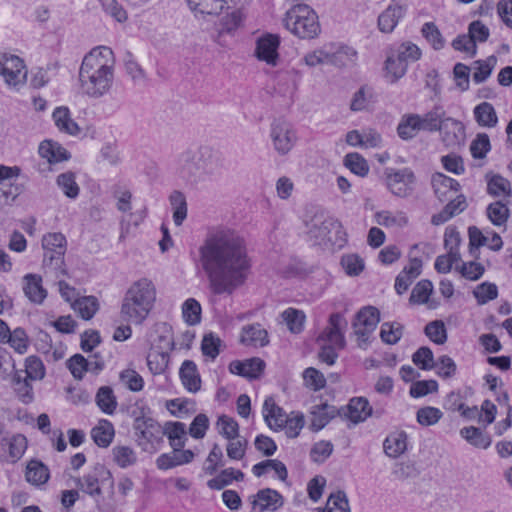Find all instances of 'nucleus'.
<instances>
[{"label": "nucleus", "mask_w": 512, "mask_h": 512, "mask_svg": "<svg viewBox=\"0 0 512 512\" xmlns=\"http://www.w3.org/2000/svg\"><path fill=\"white\" fill-rule=\"evenodd\" d=\"M487 216L495 226H501L507 222L509 209L501 201H496L488 205Z\"/></svg>", "instance_id": "5fc2aeb1"}, {"label": "nucleus", "mask_w": 512, "mask_h": 512, "mask_svg": "<svg viewBox=\"0 0 512 512\" xmlns=\"http://www.w3.org/2000/svg\"><path fill=\"white\" fill-rule=\"evenodd\" d=\"M52 116L55 125L60 131L70 135H76L79 132V127L77 123L71 119L70 112L67 107H57Z\"/></svg>", "instance_id": "c9c22d12"}, {"label": "nucleus", "mask_w": 512, "mask_h": 512, "mask_svg": "<svg viewBox=\"0 0 512 512\" xmlns=\"http://www.w3.org/2000/svg\"><path fill=\"white\" fill-rule=\"evenodd\" d=\"M115 430L113 424L108 420H100L98 425L91 430V437L99 447H108L114 437Z\"/></svg>", "instance_id": "72a5a7b5"}, {"label": "nucleus", "mask_w": 512, "mask_h": 512, "mask_svg": "<svg viewBox=\"0 0 512 512\" xmlns=\"http://www.w3.org/2000/svg\"><path fill=\"white\" fill-rule=\"evenodd\" d=\"M434 368H437V375L443 379L452 378L457 371L455 361L448 355L440 356L437 361H435Z\"/></svg>", "instance_id": "774afa93"}, {"label": "nucleus", "mask_w": 512, "mask_h": 512, "mask_svg": "<svg viewBox=\"0 0 512 512\" xmlns=\"http://www.w3.org/2000/svg\"><path fill=\"white\" fill-rule=\"evenodd\" d=\"M441 135L442 142L447 147L460 146L465 139V128L463 124L451 117H446L438 130Z\"/></svg>", "instance_id": "dca6fc26"}, {"label": "nucleus", "mask_w": 512, "mask_h": 512, "mask_svg": "<svg viewBox=\"0 0 512 512\" xmlns=\"http://www.w3.org/2000/svg\"><path fill=\"white\" fill-rule=\"evenodd\" d=\"M432 291V282L430 280L423 279L419 281L412 289L409 302L411 304H424L428 301Z\"/></svg>", "instance_id": "603ef678"}, {"label": "nucleus", "mask_w": 512, "mask_h": 512, "mask_svg": "<svg viewBox=\"0 0 512 512\" xmlns=\"http://www.w3.org/2000/svg\"><path fill=\"white\" fill-rule=\"evenodd\" d=\"M179 377L185 389L196 393L201 389V377L197 365L192 360H185L179 369Z\"/></svg>", "instance_id": "a878e982"}, {"label": "nucleus", "mask_w": 512, "mask_h": 512, "mask_svg": "<svg viewBox=\"0 0 512 512\" xmlns=\"http://www.w3.org/2000/svg\"><path fill=\"white\" fill-rule=\"evenodd\" d=\"M73 308L84 320H89L97 312L99 303L96 297L86 296L76 299L73 303Z\"/></svg>", "instance_id": "c03bdc74"}, {"label": "nucleus", "mask_w": 512, "mask_h": 512, "mask_svg": "<svg viewBox=\"0 0 512 512\" xmlns=\"http://www.w3.org/2000/svg\"><path fill=\"white\" fill-rule=\"evenodd\" d=\"M96 403L104 413L113 414L117 407L113 390L108 386L99 388L96 394Z\"/></svg>", "instance_id": "49530a36"}, {"label": "nucleus", "mask_w": 512, "mask_h": 512, "mask_svg": "<svg viewBox=\"0 0 512 512\" xmlns=\"http://www.w3.org/2000/svg\"><path fill=\"white\" fill-rule=\"evenodd\" d=\"M50 477L48 467L40 460L33 459L28 462L25 472L26 480L32 485L45 484Z\"/></svg>", "instance_id": "7c9ffc66"}, {"label": "nucleus", "mask_w": 512, "mask_h": 512, "mask_svg": "<svg viewBox=\"0 0 512 512\" xmlns=\"http://www.w3.org/2000/svg\"><path fill=\"white\" fill-rule=\"evenodd\" d=\"M311 415L310 429L317 432L323 429L337 415H341V410L333 405L321 403L312 407Z\"/></svg>", "instance_id": "5701e85b"}, {"label": "nucleus", "mask_w": 512, "mask_h": 512, "mask_svg": "<svg viewBox=\"0 0 512 512\" xmlns=\"http://www.w3.org/2000/svg\"><path fill=\"white\" fill-rule=\"evenodd\" d=\"M172 448V452L161 454L157 458L156 465L160 470H168L179 465L190 463L193 460L194 453L191 450H183V447Z\"/></svg>", "instance_id": "412c9836"}, {"label": "nucleus", "mask_w": 512, "mask_h": 512, "mask_svg": "<svg viewBox=\"0 0 512 512\" xmlns=\"http://www.w3.org/2000/svg\"><path fill=\"white\" fill-rule=\"evenodd\" d=\"M156 300V288L148 278L135 281L126 291L121 305V317L126 322L141 324Z\"/></svg>", "instance_id": "20e7f679"}, {"label": "nucleus", "mask_w": 512, "mask_h": 512, "mask_svg": "<svg viewBox=\"0 0 512 512\" xmlns=\"http://www.w3.org/2000/svg\"><path fill=\"white\" fill-rule=\"evenodd\" d=\"M56 183L68 198L75 199L78 197L80 188L76 182L75 173L67 171L58 175Z\"/></svg>", "instance_id": "37998d69"}, {"label": "nucleus", "mask_w": 512, "mask_h": 512, "mask_svg": "<svg viewBox=\"0 0 512 512\" xmlns=\"http://www.w3.org/2000/svg\"><path fill=\"white\" fill-rule=\"evenodd\" d=\"M38 152L40 156L47 160L49 164H56L70 159V153L59 143L51 140H45L39 145Z\"/></svg>", "instance_id": "bb28decb"}, {"label": "nucleus", "mask_w": 512, "mask_h": 512, "mask_svg": "<svg viewBox=\"0 0 512 512\" xmlns=\"http://www.w3.org/2000/svg\"><path fill=\"white\" fill-rule=\"evenodd\" d=\"M478 304L483 305L494 300L498 296V288L494 283L483 282L473 291Z\"/></svg>", "instance_id": "0e129e2a"}, {"label": "nucleus", "mask_w": 512, "mask_h": 512, "mask_svg": "<svg viewBox=\"0 0 512 512\" xmlns=\"http://www.w3.org/2000/svg\"><path fill=\"white\" fill-rule=\"evenodd\" d=\"M474 118L479 126L492 128L498 123V117L493 105L482 102L474 108Z\"/></svg>", "instance_id": "f704fd0d"}, {"label": "nucleus", "mask_w": 512, "mask_h": 512, "mask_svg": "<svg viewBox=\"0 0 512 512\" xmlns=\"http://www.w3.org/2000/svg\"><path fill=\"white\" fill-rule=\"evenodd\" d=\"M413 363L422 370H431L435 366L433 352L429 347L422 346L412 355Z\"/></svg>", "instance_id": "338daca9"}, {"label": "nucleus", "mask_w": 512, "mask_h": 512, "mask_svg": "<svg viewBox=\"0 0 512 512\" xmlns=\"http://www.w3.org/2000/svg\"><path fill=\"white\" fill-rule=\"evenodd\" d=\"M380 321V312L374 306H365L355 315L352 326L359 340L366 342Z\"/></svg>", "instance_id": "f8f14e48"}, {"label": "nucleus", "mask_w": 512, "mask_h": 512, "mask_svg": "<svg viewBox=\"0 0 512 512\" xmlns=\"http://www.w3.org/2000/svg\"><path fill=\"white\" fill-rule=\"evenodd\" d=\"M244 479V473L234 468H227L222 470L219 475L208 480L207 485L210 489L221 490L227 485L231 484L234 480L242 481Z\"/></svg>", "instance_id": "e433bc0d"}, {"label": "nucleus", "mask_w": 512, "mask_h": 512, "mask_svg": "<svg viewBox=\"0 0 512 512\" xmlns=\"http://www.w3.org/2000/svg\"><path fill=\"white\" fill-rule=\"evenodd\" d=\"M253 508H258V512L276 511L283 505L282 495L271 488H264L257 492L252 501Z\"/></svg>", "instance_id": "4be33fe9"}, {"label": "nucleus", "mask_w": 512, "mask_h": 512, "mask_svg": "<svg viewBox=\"0 0 512 512\" xmlns=\"http://www.w3.org/2000/svg\"><path fill=\"white\" fill-rule=\"evenodd\" d=\"M496 57L490 56L485 61L477 60L474 62L475 71L473 73V81L476 84L484 82L492 73L496 64Z\"/></svg>", "instance_id": "6e6d98bb"}, {"label": "nucleus", "mask_w": 512, "mask_h": 512, "mask_svg": "<svg viewBox=\"0 0 512 512\" xmlns=\"http://www.w3.org/2000/svg\"><path fill=\"white\" fill-rule=\"evenodd\" d=\"M23 291L25 296L33 303L41 304L47 296L42 286V278L36 274H27L23 278Z\"/></svg>", "instance_id": "cd10ccee"}, {"label": "nucleus", "mask_w": 512, "mask_h": 512, "mask_svg": "<svg viewBox=\"0 0 512 512\" xmlns=\"http://www.w3.org/2000/svg\"><path fill=\"white\" fill-rule=\"evenodd\" d=\"M283 23L287 30L301 39H313L320 33L318 16L306 4H297L290 8Z\"/></svg>", "instance_id": "39448f33"}, {"label": "nucleus", "mask_w": 512, "mask_h": 512, "mask_svg": "<svg viewBox=\"0 0 512 512\" xmlns=\"http://www.w3.org/2000/svg\"><path fill=\"white\" fill-rule=\"evenodd\" d=\"M263 416L268 427L274 431L282 430L288 418L285 411L276 405L272 398L264 401Z\"/></svg>", "instance_id": "393cba45"}, {"label": "nucleus", "mask_w": 512, "mask_h": 512, "mask_svg": "<svg viewBox=\"0 0 512 512\" xmlns=\"http://www.w3.org/2000/svg\"><path fill=\"white\" fill-rule=\"evenodd\" d=\"M0 75L9 86L23 84L27 76L23 60L16 55L0 56Z\"/></svg>", "instance_id": "ddd939ff"}, {"label": "nucleus", "mask_w": 512, "mask_h": 512, "mask_svg": "<svg viewBox=\"0 0 512 512\" xmlns=\"http://www.w3.org/2000/svg\"><path fill=\"white\" fill-rule=\"evenodd\" d=\"M348 322L341 313H332L329 316L328 326L321 332L317 342H330L344 349L346 345L344 333L347 330Z\"/></svg>", "instance_id": "4468645a"}, {"label": "nucleus", "mask_w": 512, "mask_h": 512, "mask_svg": "<svg viewBox=\"0 0 512 512\" xmlns=\"http://www.w3.org/2000/svg\"><path fill=\"white\" fill-rule=\"evenodd\" d=\"M329 64L345 67L354 64L357 58V52L352 47L341 45L334 49L333 45L328 48Z\"/></svg>", "instance_id": "c85d7f7f"}, {"label": "nucleus", "mask_w": 512, "mask_h": 512, "mask_svg": "<svg viewBox=\"0 0 512 512\" xmlns=\"http://www.w3.org/2000/svg\"><path fill=\"white\" fill-rule=\"evenodd\" d=\"M113 64V51L106 46L93 48L84 56L79 69L84 94L100 98L110 90L114 80Z\"/></svg>", "instance_id": "f03ea898"}, {"label": "nucleus", "mask_w": 512, "mask_h": 512, "mask_svg": "<svg viewBox=\"0 0 512 512\" xmlns=\"http://www.w3.org/2000/svg\"><path fill=\"white\" fill-rule=\"evenodd\" d=\"M406 64L398 61L394 54H389L385 61L386 76L390 78L391 83H395L402 78L407 71Z\"/></svg>", "instance_id": "864d4df0"}, {"label": "nucleus", "mask_w": 512, "mask_h": 512, "mask_svg": "<svg viewBox=\"0 0 512 512\" xmlns=\"http://www.w3.org/2000/svg\"><path fill=\"white\" fill-rule=\"evenodd\" d=\"M431 184L436 197L441 201H448L460 190L459 182L443 173H435L432 176Z\"/></svg>", "instance_id": "a211bd4d"}, {"label": "nucleus", "mask_w": 512, "mask_h": 512, "mask_svg": "<svg viewBox=\"0 0 512 512\" xmlns=\"http://www.w3.org/2000/svg\"><path fill=\"white\" fill-rule=\"evenodd\" d=\"M421 130L420 115L418 114L403 115L397 126L398 136L405 141L413 139Z\"/></svg>", "instance_id": "c756f323"}, {"label": "nucleus", "mask_w": 512, "mask_h": 512, "mask_svg": "<svg viewBox=\"0 0 512 512\" xmlns=\"http://www.w3.org/2000/svg\"><path fill=\"white\" fill-rule=\"evenodd\" d=\"M282 317L292 333H300L303 330L305 315L302 311L288 308L282 313Z\"/></svg>", "instance_id": "4d7b16f0"}, {"label": "nucleus", "mask_w": 512, "mask_h": 512, "mask_svg": "<svg viewBox=\"0 0 512 512\" xmlns=\"http://www.w3.org/2000/svg\"><path fill=\"white\" fill-rule=\"evenodd\" d=\"M240 342L246 346L265 347L269 344L268 332L259 323L245 325L241 329Z\"/></svg>", "instance_id": "b1692460"}, {"label": "nucleus", "mask_w": 512, "mask_h": 512, "mask_svg": "<svg viewBox=\"0 0 512 512\" xmlns=\"http://www.w3.org/2000/svg\"><path fill=\"white\" fill-rule=\"evenodd\" d=\"M340 410L354 424L364 422L373 415V408L365 397L352 398L349 404Z\"/></svg>", "instance_id": "6ab92c4d"}, {"label": "nucleus", "mask_w": 512, "mask_h": 512, "mask_svg": "<svg viewBox=\"0 0 512 512\" xmlns=\"http://www.w3.org/2000/svg\"><path fill=\"white\" fill-rule=\"evenodd\" d=\"M341 265L349 276H358L365 267L364 260L357 254L343 255Z\"/></svg>", "instance_id": "69168bd1"}, {"label": "nucleus", "mask_w": 512, "mask_h": 512, "mask_svg": "<svg viewBox=\"0 0 512 512\" xmlns=\"http://www.w3.org/2000/svg\"><path fill=\"white\" fill-rule=\"evenodd\" d=\"M344 165L354 174L364 177L369 172V165L366 159L359 153H348L344 157Z\"/></svg>", "instance_id": "09e8293b"}, {"label": "nucleus", "mask_w": 512, "mask_h": 512, "mask_svg": "<svg viewBox=\"0 0 512 512\" xmlns=\"http://www.w3.org/2000/svg\"><path fill=\"white\" fill-rule=\"evenodd\" d=\"M384 452L390 458H397L407 449V434L404 431L389 435L383 443Z\"/></svg>", "instance_id": "2f4dec72"}, {"label": "nucleus", "mask_w": 512, "mask_h": 512, "mask_svg": "<svg viewBox=\"0 0 512 512\" xmlns=\"http://www.w3.org/2000/svg\"><path fill=\"white\" fill-rule=\"evenodd\" d=\"M66 243V238L62 233H48L42 238V247L44 250L43 265L53 270L57 276L67 274L64 267Z\"/></svg>", "instance_id": "0eeeda50"}, {"label": "nucleus", "mask_w": 512, "mask_h": 512, "mask_svg": "<svg viewBox=\"0 0 512 512\" xmlns=\"http://www.w3.org/2000/svg\"><path fill=\"white\" fill-rule=\"evenodd\" d=\"M487 191L492 196L511 195L510 182L499 174L493 175L487 183Z\"/></svg>", "instance_id": "052dcab7"}, {"label": "nucleus", "mask_w": 512, "mask_h": 512, "mask_svg": "<svg viewBox=\"0 0 512 512\" xmlns=\"http://www.w3.org/2000/svg\"><path fill=\"white\" fill-rule=\"evenodd\" d=\"M222 168L221 155L210 147H201L196 152L187 150L180 155L177 173L187 183L196 185L219 175Z\"/></svg>", "instance_id": "7ed1b4c3"}, {"label": "nucleus", "mask_w": 512, "mask_h": 512, "mask_svg": "<svg viewBox=\"0 0 512 512\" xmlns=\"http://www.w3.org/2000/svg\"><path fill=\"white\" fill-rule=\"evenodd\" d=\"M390 54H394L398 61L406 64L417 61L421 56V50L413 43H402L396 50H392Z\"/></svg>", "instance_id": "a18cd8bd"}, {"label": "nucleus", "mask_w": 512, "mask_h": 512, "mask_svg": "<svg viewBox=\"0 0 512 512\" xmlns=\"http://www.w3.org/2000/svg\"><path fill=\"white\" fill-rule=\"evenodd\" d=\"M437 391L438 382L436 380H419L411 384L409 394L413 398H420Z\"/></svg>", "instance_id": "e2e57ef3"}, {"label": "nucleus", "mask_w": 512, "mask_h": 512, "mask_svg": "<svg viewBox=\"0 0 512 512\" xmlns=\"http://www.w3.org/2000/svg\"><path fill=\"white\" fill-rule=\"evenodd\" d=\"M403 325L397 322H384L381 326L380 337L386 344H396L403 335Z\"/></svg>", "instance_id": "8fccbe9b"}, {"label": "nucleus", "mask_w": 512, "mask_h": 512, "mask_svg": "<svg viewBox=\"0 0 512 512\" xmlns=\"http://www.w3.org/2000/svg\"><path fill=\"white\" fill-rule=\"evenodd\" d=\"M187 3L192 11L207 15H218L225 7L224 0H187Z\"/></svg>", "instance_id": "a19ab883"}, {"label": "nucleus", "mask_w": 512, "mask_h": 512, "mask_svg": "<svg viewBox=\"0 0 512 512\" xmlns=\"http://www.w3.org/2000/svg\"><path fill=\"white\" fill-rule=\"evenodd\" d=\"M107 482L110 488H113L114 480L112 473L102 464H96L93 469L83 477L75 478L76 486L92 497L101 496V485Z\"/></svg>", "instance_id": "6e6552de"}, {"label": "nucleus", "mask_w": 512, "mask_h": 512, "mask_svg": "<svg viewBox=\"0 0 512 512\" xmlns=\"http://www.w3.org/2000/svg\"><path fill=\"white\" fill-rule=\"evenodd\" d=\"M442 417V411L432 406L422 407L416 413L417 422L422 426L435 425Z\"/></svg>", "instance_id": "bf43d9fd"}, {"label": "nucleus", "mask_w": 512, "mask_h": 512, "mask_svg": "<svg viewBox=\"0 0 512 512\" xmlns=\"http://www.w3.org/2000/svg\"><path fill=\"white\" fill-rule=\"evenodd\" d=\"M199 262L215 295H231L245 283L251 268L245 239L227 227L207 233L199 247Z\"/></svg>", "instance_id": "f257e3e1"}, {"label": "nucleus", "mask_w": 512, "mask_h": 512, "mask_svg": "<svg viewBox=\"0 0 512 512\" xmlns=\"http://www.w3.org/2000/svg\"><path fill=\"white\" fill-rule=\"evenodd\" d=\"M416 177L409 168L399 170L387 169L386 182L388 189L396 196L407 197L413 190Z\"/></svg>", "instance_id": "9b49d317"}, {"label": "nucleus", "mask_w": 512, "mask_h": 512, "mask_svg": "<svg viewBox=\"0 0 512 512\" xmlns=\"http://www.w3.org/2000/svg\"><path fill=\"white\" fill-rule=\"evenodd\" d=\"M406 10V5L400 3V1L392 0V3L378 17L380 31L391 33L399 20L405 15Z\"/></svg>", "instance_id": "f3484780"}, {"label": "nucleus", "mask_w": 512, "mask_h": 512, "mask_svg": "<svg viewBox=\"0 0 512 512\" xmlns=\"http://www.w3.org/2000/svg\"><path fill=\"white\" fill-rule=\"evenodd\" d=\"M169 353L150 350L147 355V365L152 374L158 375L165 371L169 363Z\"/></svg>", "instance_id": "de8ad7c7"}, {"label": "nucleus", "mask_w": 512, "mask_h": 512, "mask_svg": "<svg viewBox=\"0 0 512 512\" xmlns=\"http://www.w3.org/2000/svg\"><path fill=\"white\" fill-rule=\"evenodd\" d=\"M113 459L121 468L132 466L137 461L134 450L129 446H115L112 449Z\"/></svg>", "instance_id": "3c124183"}, {"label": "nucleus", "mask_w": 512, "mask_h": 512, "mask_svg": "<svg viewBox=\"0 0 512 512\" xmlns=\"http://www.w3.org/2000/svg\"><path fill=\"white\" fill-rule=\"evenodd\" d=\"M182 314L187 324L196 325L201 321V305L194 298H189L183 303Z\"/></svg>", "instance_id": "13d9d810"}, {"label": "nucleus", "mask_w": 512, "mask_h": 512, "mask_svg": "<svg viewBox=\"0 0 512 512\" xmlns=\"http://www.w3.org/2000/svg\"><path fill=\"white\" fill-rule=\"evenodd\" d=\"M279 45V36L274 34H266L257 40L255 56L258 60L264 61L268 65L276 66L279 60Z\"/></svg>", "instance_id": "2eb2a0df"}, {"label": "nucleus", "mask_w": 512, "mask_h": 512, "mask_svg": "<svg viewBox=\"0 0 512 512\" xmlns=\"http://www.w3.org/2000/svg\"><path fill=\"white\" fill-rule=\"evenodd\" d=\"M169 439L171 447H184L186 438V426L182 422H167L163 428V436Z\"/></svg>", "instance_id": "4c0bfd02"}, {"label": "nucleus", "mask_w": 512, "mask_h": 512, "mask_svg": "<svg viewBox=\"0 0 512 512\" xmlns=\"http://www.w3.org/2000/svg\"><path fill=\"white\" fill-rule=\"evenodd\" d=\"M308 235L314 240V244L321 245L326 242H332L330 233L341 231V223L333 218L324 217L323 215L314 216L307 222Z\"/></svg>", "instance_id": "9d476101"}, {"label": "nucleus", "mask_w": 512, "mask_h": 512, "mask_svg": "<svg viewBox=\"0 0 512 512\" xmlns=\"http://www.w3.org/2000/svg\"><path fill=\"white\" fill-rule=\"evenodd\" d=\"M151 349L170 353L174 348L172 329L167 323H159L150 335Z\"/></svg>", "instance_id": "aec40b11"}, {"label": "nucleus", "mask_w": 512, "mask_h": 512, "mask_svg": "<svg viewBox=\"0 0 512 512\" xmlns=\"http://www.w3.org/2000/svg\"><path fill=\"white\" fill-rule=\"evenodd\" d=\"M445 118V111L440 106H436L431 111L420 116L421 129L428 132L438 131Z\"/></svg>", "instance_id": "58836bf2"}, {"label": "nucleus", "mask_w": 512, "mask_h": 512, "mask_svg": "<svg viewBox=\"0 0 512 512\" xmlns=\"http://www.w3.org/2000/svg\"><path fill=\"white\" fill-rule=\"evenodd\" d=\"M134 418L133 428L136 441L143 451H151L155 443L163 439V428L150 416V409L145 405L136 403L131 412Z\"/></svg>", "instance_id": "423d86ee"}, {"label": "nucleus", "mask_w": 512, "mask_h": 512, "mask_svg": "<svg viewBox=\"0 0 512 512\" xmlns=\"http://www.w3.org/2000/svg\"><path fill=\"white\" fill-rule=\"evenodd\" d=\"M269 135L274 150L281 156L288 154L297 142L296 131L292 124L282 119L271 123Z\"/></svg>", "instance_id": "1a4fd4ad"}, {"label": "nucleus", "mask_w": 512, "mask_h": 512, "mask_svg": "<svg viewBox=\"0 0 512 512\" xmlns=\"http://www.w3.org/2000/svg\"><path fill=\"white\" fill-rule=\"evenodd\" d=\"M173 207V221L176 226H181L187 217V202L185 195L180 191H173L169 197Z\"/></svg>", "instance_id": "79ce46f5"}, {"label": "nucleus", "mask_w": 512, "mask_h": 512, "mask_svg": "<svg viewBox=\"0 0 512 512\" xmlns=\"http://www.w3.org/2000/svg\"><path fill=\"white\" fill-rule=\"evenodd\" d=\"M426 336L438 345H442L447 340V333L444 323L441 320L429 322L424 329Z\"/></svg>", "instance_id": "680f3d73"}, {"label": "nucleus", "mask_w": 512, "mask_h": 512, "mask_svg": "<svg viewBox=\"0 0 512 512\" xmlns=\"http://www.w3.org/2000/svg\"><path fill=\"white\" fill-rule=\"evenodd\" d=\"M460 435L471 445L487 449L491 445V438L489 435L484 434L480 428L469 426L460 430Z\"/></svg>", "instance_id": "ea45409f"}, {"label": "nucleus", "mask_w": 512, "mask_h": 512, "mask_svg": "<svg viewBox=\"0 0 512 512\" xmlns=\"http://www.w3.org/2000/svg\"><path fill=\"white\" fill-rule=\"evenodd\" d=\"M270 470H273L281 481H285L288 477L285 464L278 459H267L252 467V472L256 477H261Z\"/></svg>", "instance_id": "473e14b6"}]
</instances>
